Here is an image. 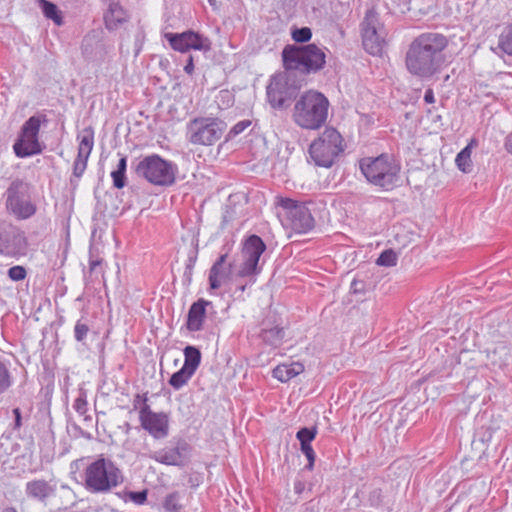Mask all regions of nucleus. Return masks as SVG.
Instances as JSON below:
<instances>
[{"label": "nucleus", "mask_w": 512, "mask_h": 512, "mask_svg": "<svg viewBox=\"0 0 512 512\" xmlns=\"http://www.w3.org/2000/svg\"><path fill=\"white\" fill-rule=\"evenodd\" d=\"M447 45V38L440 33L420 34L410 43L406 52L407 70L421 79L431 78L440 71L445 61L443 51Z\"/></svg>", "instance_id": "1"}, {"label": "nucleus", "mask_w": 512, "mask_h": 512, "mask_svg": "<svg viewBox=\"0 0 512 512\" xmlns=\"http://www.w3.org/2000/svg\"><path fill=\"white\" fill-rule=\"evenodd\" d=\"M329 100L321 92L308 90L296 99L292 119L302 129L318 130L327 121Z\"/></svg>", "instance_id": "2"}, {"label": "nucleus", "mask_w": 512, "mask_h": 512, "mask_svg": "<svg viewBox=\"0 0 512 512\" xmlns=\"http://www.w3.org/2000/svg\"><path fill=\"white\" fill-rule=\"evenodd\" d=\"M124 482L122 470L112 460L99 457L89 463L83 473L85 489L93 494H105Z\"/></svg>", "instance_id": "3"}, {"label": "nucleus", "mask_w": 512, "mask_h": 512, "mask_svg": "<svg viewBox=\"0 0 512 512\" xmlns=\"http://www.w3.org/2000/svg\"><path fill=\"white\" fill-rule=\"evenodd\" d=\"M359 167L363 176L373 186L385 191L397 186L401 167L393 157L387 154L365 157L360 160Z\"/></svg>", "instance_id": "4"}, {"label": "nucleus", "mask_w": 512, "mask_h": 512, "mask_svg": "<svg viewBox=\"0 0 512 512\" xmlns=\"http://www.w3.org/2000/svg\"><path fill=\"white\" fill-rule=\"evenodd\" d=\"M282 59L285 69L301 70L306 73L317 72L326 63L324 50L313 43L304 46H285Z\"/></svg>", "instance_id": "5"}, {"label": "nucleus", "mask_w": 512, "mask_h": 512, "mask_svg": "<svg viewBox=\"0 0 512 512\" xmlns=\"http://www.w3.org/2000/svg\"><path fill=\"white\" fill-rule=\"evenodd\" d=\"M344 151L341 134L334 128H326L309 147V155L315 165L329 168Z\"/></svg>", "instance_id": "6"}, {"label": "nucleus", "mask_w": 512, "mask_h": 512, "mask_svg": "<svg viewBox=\"0 0 512 512\" xmlns=\"http://www.w3.org/2000/svg\"><path fill=\"white\" fill-rule=\"evenodd\" d=\"M177 166L157 154L144 157L136 166L138 176L158 186H169L175 182Z\"/></svg>", "instance_id": "7"}, {"label": "nucleus", "mask_w": 512, "mask_h": 512, "mask_svg": "<svg viewBox=\"0 0 512 512\" xmlns=\"http://www.w3.org/2000/svg\"><path fill=\"white\" fill-rule=\"evenodd\" d=\"M226 124L214 117H197L187 125V139L194 145L211 146L221 139Z\"/></svg>", "instance_id": "8"}, {"label": "nucleus", "mask_w": 512, "mask_h": 512, "mask_svg": "<svg viewBox=\"0 0 512 512\" xmlns=\"http://www.w3.org/2000/svg\"><path fill=\"white\" fill-rule=\"evenodd\" d=\"M276 203L282 208L283 225L298 234L307 233L314 227V218L304 204L290 198L277 197Z\"/></svg>", "instance_id": "9"}, {"label": "nucleus", "mask_w": 512, "mask_h": 512, "mask_svg": "<svg viewBox=\"0 0 512 512\" xmlns=\"http://www.w3.org/2000/svg\"><path fill=\"white\" fill-rule=\"evenodd\" d=\"M42 119L40 116H31L21 127L17 140L13 145L17 157L26 158L42 152L39 142V131Z\"/></svg>", "instance_id": "10"}, {"label": "nucleus", "mask_w": 512, "mask_h": 512, "mask_svg": "<svg viewBox=\"0 0 512 512\" xmlns=\"http://www.w3.org/2000/svg\"><path fill=\"white\" fill-rule=\"evenodd\" d=\"M6 207L18 219H28L36 213L27 187L22 182H13L6 192Z\"/></svg>", "instance_id": "11"}, {"label": "nucleus", "mask_w": 512, "mask_h": 512, "mask_svg": "<svg viewBox=\"0 0 512 512\" xmlns=\"http://www.w3.org/2000/svg\"><path fill=\"white\" fill-rule=\"evenodd\" d=\"M362 42L364 49L371 55H380L385 46V35L380 27L376 13L367 12L362 22Z\"/></svg>", "instance_id": "12"}, {"label": "nucleus", "mask_w": 512, "mask_h": 512, "mask_svg": "<svg viewBox=\"0 0 512 512\" xmlns=\"http://www.w3.org/2000/svg\"><path fill=\"white\" fill-rule=\"evenodd\" d=\"M164 37L171 48L180 53H186L190 50L208 51L211 48V42L207 37L192 30L182 33L169 32Z\"/></svg>", "instance_id": "13"}, {"label": "nucleus", "mask_w": 512, "mask_h": 512, "mask_svg": "<svg viewBox=\"0 0 512 512\" xmlns=\"http://www.w3.org/2000/svg\"><path fill=\"white\" fill-rule=\"evenodd\" d=\"M28 242L24 232L8 225L0 227V253L5 256H22L26 254Z\"/></svg>", "instance_id": "14"}, {"label": "nucleus", "mask_w": 512, "mask_h": 512, "mask_svg": "<svg viewBox=\"0 0 512 512\" xmlns=\"http://www.w3.org/2000/svg\"><path fill=\"white\" fill-rule=\"evenodd\" d=\"M265 249V243L257 235H252L245 241L242 250L243 263L239 271L241 276L259 273L258 262Z\"/></svg>", "instance_id": "15"}, {"label": "nucleus", "mask_w": 512, "mask_h": 512, "mask_svg": "<svg viewBox=\"0 0 512 512\" xmlns=\"http://www.w3.org/2000/svg\"><path fill=\"white\" fill-rule=\"evenodd\" d=\"M141 427L154 439H164L169 435V415L165 412H154L152 409L143 410L139 415Z\"/></svg>", "instance_id": "16"}, {"label": "nucleus", "mask_w": 512, "mask_h": 512, "mask_svg": "<svg viewBox=\"0 0 512 512\" xmlns=\"http://www.w3.org/2000/svg\"><path fill=\"white\" fill-rule=\"evenodd\" d=\"M267 99L273 108H282L291 99L294 89L288 85L286 74L274 75L267 86Z\"/></svg>", "instance_id": "17"}, {"label": "nucleus", "mask_w": 512, "mask_h": 512, "mask_svg": "<svg viewBox=\"0 0 512 512\" xmlns=\"http://www.w3.org/2000/svg\"><path fill=\"white\" fill-rule=\"evenodd\" d=\"M77 139L78 153L73 164V175L80 178L86 170L87 162L94 146V131L91 127L79 132Z\"/></svg>", "instance_id": "18"}, {"label": "nucleus", "mask_w": 512, "mask_h": 512, "mask_svg": "<svg viewBox=\"0 0 512 512\" xmlns=\"http://www.w3.org/2000/svg\"><path fill=\"white\" fill-rule=\"evenodd\" d=\"M56 487L44 479H33L25 484V494L28 498L45 502L53 496Z\"/></svg>", "instance_id": "19"}, {"label": "nucleus", "mask_w": 512, "mask_h": 512, "mask_svg": "<svg viewBox=\"0 0 512 512\" xmlns=\"http://www.w3.org/2000/svg\"><path fill=\"white\" fill-rule=\"evenodd\" d=\"M184 450V447L163 448L153 452L150 458L164 465L182 466L186 461Z\"/></svg>", "instance_id": "20"}, {"label": "nucleus", "mask_w": 512, "mask_h": 512, "mask_svg": "<svg viewBox=\"0 0 512 512\" xmlns=\"http://www.w3.org/2000/svg\"><path fill=\"white\" fill-rule=\"evenodd\" d=\"M208 305H211L210 301L199 299L190 306L186 323L189 331L196 332L202 329Z\"/></svg>", "instance_id": "21"}, {"label": "nucleus", "mask_w": 512, "mask_h": 512, "mask_svg": "<svg viewBox=\"0 0 512 512\" xmlns=\"http://www.w3.org/2000/svg\"><path fill=\"white\" fill-rule=\"evenodd\" d=\"M130 16L118 2L109 4L104 14L105 26L108 30H116L129 20Z\"/></svg>", "instance_id": "22"}, {"label": "nucleus", "mask_w": 512, "mask_h": 512, "mask_svg": "<svg viewBox=\"0 0 512 512\" xmlns=\"http://www.w3.org/2000/svg\"><path fill=\"white\" fill-rule=\"evenodd\" d=\"M226 255H221L213 264L209 273L210 288H220L229 278L230 269L225 267Z\"/></svg>", "instance_id": "23"}, {"label": "nucleus", "mask_w": 512, "mask_h": 512, "mask_svg": "<svg viewBox=\"0 0 512 512\" xmlns=\"http://www.w3.org/2000/svg\"><path fill=\"white\" fill-rule=\"evenodd\" d=\"M303 371L304 365L300 362L284 363L276 366L272 371V375L281 382H287Z\"/></svg>", "instance_id": "24"}, {"label": "nucleus", "mask_w": 512, "mask_h": 512, "mask_svg": "<svg viewBox=\"0 0 512 512\" xmlns=\"http://www.w3.org/2000/svg\"><path fill=\"white\" fill-rule=\"evenodd\" d=\"M184 356H185V360H184V364L182 367L186 368L187 370H189L190 372H192L194 374L196 372L198 366L200 365V361H201L200 351L193 346H187L184 349Z\"/></svg>", "instance_id": "25"}, {"label": "nucleus", "mask_w": 512, "mask_h": 512, "mask_svg": "<svg viewBox=\"0 0 512 512\" xmlns=\"http://www.w3.org/2000/svg\"><path fill=\"white\" fill-rule=\"evenodd\" d=\"M38 2L47 19L52 20L57 26H61L63 24L62 13L54 3L47 0H38Z\"/></svg>", "instance_id": "26"}, {"label": "nucleus", "mask_w": 512, "mask_h": 512, "mask_svg": "<svg viewBox=\"0 0 512 512\" xmlns=\"http://www.w3.org/2000/svg\"><path fill=\"white\" fill-rule=\"evenodd\" d=\"M127 157L121 156L117 167L111 172L114 187L121 189L126 185Z\"/></svg>", "instance_id": "27"}, {"label": "nucleus", "mask_w": 512, "mask_h": 512, "mask_svg": "<svg viewBox=\"0 0 512 512\" xmlns=\"http://www.w3.org/2000/svg\"><path fill=\"white\" fill-rule=\"evenodd\" d=\"M472 141L465 148H463L456 156L455 162L459 170L464 173H469L472 170V161H471V153H472Z\"/></svg>", "instance_id": "28"}, {"label": "nucleus", "mask_w": 512, "mask_h": 512, "mask_svg": "<svg viewBox=\"0 0 512 512\" xmlns=\"http://www.w3.org/2000/svg\"><path fill=\"white\" fill-rule=\"evenodd\" d=\"M262 338L266 343L277 347L281 344L284 338V331L278 326H275L271 329H265L262 332Z\"/></svg>", "instance_id": "29"}, {"label": "nucleus", "mask_w": 512, "mask_h": 512, "mask_svg": "<svg viewBox=\"0 0 512 512\" xmlns=\"http://www.w3.org/2000/svg\"><path fill=\"white\" fill-rule=\"evenodd\" d=\"M194 374L186 368H181L179 371L172 374L169 384L175 389L179 390L188 383Z\"/></svg>", "instance_id": "30"}, {"label": "nucleus", "mask_w": 512, "mask_h": 512, "mask_svg": "<svg viewBox=\"0 0 512 512\" xmlns=\"http://www.w3.org/2000/svg\"><path fill=\"white\" fill-rule=\"evenodd\" d=\"M117 495L124 502L131 501L136 505H143L147 501L148 492L147 490H142L138 492L122 491L120 493H117Z\"/></svg>", "instance_id": "31"}, {"label": "nucleus", "mask_w": 512, "mask_h": 512, "mask_svg": "<svg viewBox=\"0 0 512 512\" xmlns=\"http://www.w3.org/2000/svg\"><path fill=\"white\" fill-rule=\"evenodd\" d=\"M498 48L512 56V24L507 26L500 34Z\"/></svg>", "instance_id": "32"}, {"label": "nucleus", "mask_w": 512, "mask_h": 512, "mask_svg": "<svg viewBox=\"0 0 512 512\" xmlns=\"http://www.w3.org/2000/svg\"><path fill=\"white\" fill-rule=\"evenodd\" d=\"M163 508L166 512H180L182 505L180 503V495L178 492L168 494L163 502Z\"/></svg>", "instance_id": "33"}, {"label": "nucleus", "mask_w": 512, "mask_h": 512, "mask_svg": "<svg viewBox=\"0 0 512 512\" xmlns=\"http://www.w3.org/2000/svg\"><path fill=\"white\" fill-rule=\"evenodd\" d=\"M318 433L317 427H303L296 433V438L300 443H311Z\"/></svg>", "instance_id": "34"}, {"label": "nucleus", "mask_w": 512, "mask_h": 512, "mask_svg": "<svg viewBox=\"0 0 512 512\" xmlns=\"http://www.w3.org/2000/svg\"><path fill=\"white\" fill-rule=\"evenodd\" d=\"M377 264L380 266L392 267L397 264V255L393 250L383 251L377 259Z\"/></svg>", "instance_id": "35"}, {"label": "nucleus", "mask_w": 512, "mask_h": 512, "mask_svg": "<svg viewBox=\"0 0 512 512\" xmlns=\"http://www.w3.org/2000/svg\"><path fill=\"white\" fill-rule=\"evenodd\" d=\"M12 385L11 374L5 364L0 362V394L4 393Z\"/></svg>", "instance_id": "36"}, {"label": "nucleus", "mask_w": 512, "mask_h": 512, "mask_svg": "<svg viewBox=\"0 0 512 512\" xmlns=\"http://www.w3.org/2000/svg\"><path fill=\"white\" fill-rule=\"evenodd\" d=\"M312 37V32L308 27L298 28L292 31V39L296 42H308Z\"/></svg>", "instance_id": "37"}, {"label": "nucleus", "mask_w": 512, "mask_h": 512, "mask_svg": "<svg viewBox=\"0 0 512 512\" xmlns=\"http://www.w3.org/2000/svg\"><path fill=\"white\" fill-rule=\"evenodd\" d=\"M133 408L138 411L139 415H142L143 410L151 409L148 404L147 394H137L133 399Z\"/></svg>", "instance_id": "38"}, {"label": "nucleus", "mask_w": 512, "mask_h": 512, "mask_svg": "<svg viewBox=\"0 0 512 512\" xmlns=\"http://www.w3.org/2000/svg\"><path fill=\"white\" fill-rule=\"evenodd\" d=\"M300 449H301V452L306 456V458L308 460V465L306 466L307 469L312 470L314 467L316 455L312 448L311 443H300Z\"/></svg>", "instance_id": "39"}, {"label": "nucleus", "mask_w": 512, "mask_h": 512, "mask_svg": "<svg viewBox=\"0 0 512 512\" xmlns=\"http://www.w3.org/2000/svg\"><path fill=\"white\" fill-rule=\"evenodd\" d=\"M73 408L79 415H85L88 411V402L85 393H80L75 399Z\"/></svg>", "instance_id": "40"}, {"label": "nucleus", "mask_w": 512, "mask_h": 512, "mask_svg": "<svg viewBox=\"0 0 512 512\" xmlns=\"http://www.w3.org/2000/svg\"><path fill=\"white\" fill-rule=\"evenodd\" d=\"M26 275H27V273H26L25 268L20 265L13 266L8 270V277L12 281L24 280Z\"/></svg>", "instance_id": "41"}, {"label": "nucleus", "mask_w": 512, "mask_h": 512, "mask_svg": "<svg viewBox=\"0 0 512 512\" xmlns=\"http://www.w3.org/2000/svg\"><path fill=\"white\" fill-rule=\"evenodd\" d=\"M88 331H89V327L85 323H83L81 321H77V323L74 327L75 339L79 342H82L86 338Z\"/></svg>", "instance_id": "42"}, {"label": "nucleus", "mask_w": 512, "mask_h": 512, "mask_svg": "<svg viewBox=\"0 0 512 512\" xmlns=\"http://www.w3.org/2000/svg\"><path fill=\"white\" fill-rule=\"evenodd\" d=\"M251 125V121L248 119L241 120L236 123L229 131V137H235L241 134L244 130H246Z\"/></svg>", "instance_id": "43"}, {"label": "nucleus", "mask_w": 512, "mask_h": 512, "mask_svg": "<svg viewBox=\"0 0 512 512\" xmlns=\"http://www.w3.org/2000/svg\"><path fill=\"white\" fill-rule=\"evenodd\" d=\"M102 260L101 259H93L91 258L89 261V267L91 272H97L99 269V272L102 273L101 270Z\"/></svg>", "instance_id": "44"}, {"label": "nucleus", "mask_w": 512, "mask_h": 512, "mask_svg": "<svg viewBox=\"0 0 512 512\" xmlns=\"http://www.w3.org/2000/svg\"><path fill=\"white\" fill-rule=\"evenodd\" d=\"M424 101L428 104H432L435 102L434 92L431 88H428L425 91Z\"/></svg>", "instance_id": "45"}, {"label": "nucleus", "mask_w": 512, "mask_h": 512, "mask_svg": "<svg viewBox=\"0 0 512 512\" xmlns=\"http://www.w3.org/2000/svg\"><path fill=\"white\" fill-rule=\"evenodd\" d=\"M504 147H505L506 151L510 155H512V133L509 134L508 136H506L505 141H504Z\"/></svg>", "instance_id": "46"}, {"label": "nucleus", "mask_w": 512, "mask_h": 512, "mask_svg": "<svg viewBox=\"0 0 512 512\" xmlns=\"http://www.w3.org/2000/svg\"><path fill=\"white\" fill-rule=\"evenodd\" d=\"M13 414L15 416V427L20 428L21 427V412L19 408L13 409Z\"/></svg>", "instance_id": "47"}, {"label": "nucleus", "mask_w": 512, "mask_h": 512, "mask_svg": "<svg viewBox=\"0 0 512 512\" xmlns=\"http://www.w3.org/2000/svg\"><path fill=\"white\" fill-rule=\"evenodd\" d=\"M193 70H194L193 58H192V56H190L188 58L187 64L184 66V71L187 74H192Z\"/></svg>", "instance_id": "48"}, {"label": "nucleus", "mask_w": 512, "mask_h": 512, "mask_svg": "<svg viewBox=\"0 0 512 512\" xmlns=\"http://www.w3.org/2000/svg\"><path fill=\"white\" fill-rule=\"evenodd\" d=\"M3 512H17V510L14 507H8L3 510Z\"/></svg>", "instance_id": "49"}, {"label": "nucleus", "mask_w": 512, "mask_h": 512, "mask_svg": "<svg viewBox=\"0 0 512 512\" xmlns=\"http://www.w3.org/2000/svg\"><path fill=\"white\" fill-rule=\"evenodd\" d=\"M209 4L213 7L216 6V0H208Z\"/></svg>", "instance_id": "50"}, {"label": "nucleus", "mask_w": 512, "mask_h": 512, "mask_svg": "<svg viewBox=\"0 0 512 512\" xmlns=\"http://www.w3.org/2000/svg\"><path fill=\"white\" fill-rule=\"evenodd\" d=\"M241 291H244L245 290V286H241Z\"/></svg>", "instance_id": "51"}]
</instances>
